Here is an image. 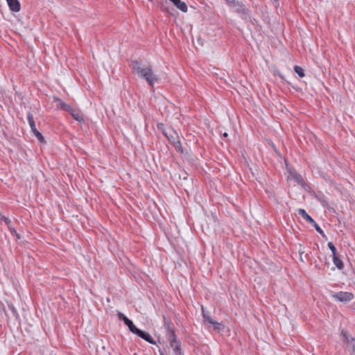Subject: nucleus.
<instances>
[{
  "mask_svg": "<svg viewBox=\"0 0 355 355\" xmlns=\"http://www.w3.org/2000/svg\"><path fill=\"white\" fill-rule=\"evenodd\" d=\"M312 226L315 229V230L322 236L325 239V241H327V237L325 234H324L322 230L320 228V227L315 222Z\"/></svg>",
  "mask_w": 355,
  "mask_h": 355,
  "instance_id": "18",
  "label": "nucleus"
},
{
  "mask_svg": "<svg viewBox=\"0 0 355 355\" xmlns=\"http://www.w3.org/2000/svg\"><path fill=\"white\" fill-rule=\"evenodd\" d=\"M228 136V134L227 132L223 133V137H227Z\"/></svg>",
  "mask_w": 355,
  "mask_h": 355,
  "instance_id": "29",
  "label": "nucleus"
},
{
  "mask_svg": "<svg viewBox=\"0 0 355 355\" xmlns=\"http://www.w3.org/2000/svg\"><path fill=\"white\" fill-rule=\"evenodd\" d=\"M347 348L352 355H355V341L350 343V345H349Z\"/></svg>",
  "mask_w": 355,
  "mask_h": 355,
  "instance_id": "21",
  "label": "nucleus"
},
{
  "mask_svg": "<svg viewBox=\"0 0 355 355\" xmlns=\"http://www.w3.org/2000/svg\"><path fill=\"white\" fill-rule=\"evenodd\" d=\"M204 320L207 322L212 324L215 321L213 318H211L210 316H209L207 314L203 312L202 313Z\"/></svg>",
  "mask_w": 355,
  "mask_h": 355,
  "instance_id": "20",
  "label": "nucleus"
},
{
  "mask_svg": "<svg viewBox=\"0 0 355 355\" xmlns=\"http://www.w3.org/2000/svg\"><path fill=\"white\" fill-rule=\"evenodd\" d=\"M137 335L150 343H155V341L153 339L152 336L146 331H141L139 329L137 333Z\"/></svg>",
  "mask_w": 355,
  "mask_h": 355,
  "instance_id": "11",
  "label": "nucleus"
},
{
  "mask_svg": "<svg viewBox=\"0 0 355 355\" xmlns=\"http://www.w3.org/2000/svg\"><path fill=\"white\" fill-rule=\"evenodd\" d=\"M328 246L329 247V249L331 250V251L333 254V257L337 256L336 248L335 245H328Z\"/></svg>",
  "mask_w": 355,
  "mask_h": 355,
  "instance_id": "25",
  "label": "nucleus"
},
{
  "mask_svg": "<svg viewBox=\"0 0 355 355\" xmlns=\"http://www.w3.org/2000/svg\"><path fill=\"white\" fill-rule=\"evenodd\" d=\"M294 71L300 77L302 78L304 76V69L301 67L297 65L295 66Z\"/></svg>",
  "mask_w": 355,
  "mask_h": 355,
  "instance_id": "16",
  "label": "nucleus"
},
{
  "mask_svg": "<svg viewBox=\"0 0 355 355\" xmlns=\"http://www.w3.org/2000/svg\"><path fill=\"white\" fill-rule=\"evenodd\" d=\"M163 133L167 137L171 144H174L176 142V141L180 139L178 134L173 129L168 128L164 130Z\"/></svg>",
  "mask_w": 355,
  "mask_h": 355,
  "instance_id": "6",
  "label": "nucleus"
},
{
  "mask_svg": "<svg viewBox=\"0 0 355 355\" xmlns=\"http://www.w3.org/2000/svg\"><path fill=\"white\" fill-rule=\"evenodd\" d=\"M55 100L60 102L58 106L62 110L67 111V112H71L73 110V109L69 104H67V103L61 101L59 98H56Z\"/></svg>",
  "mask_w": 355,
  "mask_h": 355,
  "instance_id": "13",
  "label": "nucleus"
},
{
  "mask_svg": "<svg viewBox=\"0 0 355 355\" xmlns=\"http://www.w3.org/2000/svg\"><path fill=\"white\" fill-rule=\"evenodd\" d=\"M231 7L234 12L241 14L243 19H247L250 18V10L243 2L236 1L235 4Z\"/></svg>",
  "mask_w": 355,
  "mask_h": 355,
  "instance_id": "5",
  "label": "nucleus"
},
{
  "mask_svg": "<svg viewBox=\"0 0 355 355\" xmlns=\"http://www.w3.org/2000/svg\"><path fill=\"white\" fill-rule=\"evenodd\" d=\"M0 220H3L5 222V223L8 226L10 225V224L11 223V220L8 217L4 216L1 213H0Z\"/></svg>",
  "mask_w": 355,
  "mask_h": 355,
  "instance_id": "22",
  "label": "nucleus"
},
{
  "mask_svg": "<svg viewBox=\"0 0 355 355\" xmlns=\"http://www.w3.org/2000/svg\"><path fill=\"white\" fill-rule=\"evenodd\" d=\"M173 145L174 146L176 151L179 152L180 153H184L183 148L182 146L180 139L178 141H176V142L173 144Z\"/></svg>",
  "mask_w": 355,
  "mask_h": 355,
  "instance_id": "17",
  "label": "nucleus"
},
{
  "mask_svg": "<svg viewBox=\"0 0 355 355\" xmlns=\"http://www.w3.org/2000/svg\"><path fill=\"white\" fill-rule=\"evenodd\" d=\"M297 214L305 221H306L311 225L315 223V220L306 213V211L304 209H299L297 210Z\"/></svg>",
  "mask_w": 355,
  "mask_h": 355,
  "instance_id": "9",
  "label": "nucleus"
},
{
  "mask_svg": "<svg viewBox=\"0 0 355 355\" xmlns=\"http://www.w3.org/2000/svg\"><path fill=\"white\" fill-rule=\"evenodd\" d=\"M9 8L12 12H19L21 8L20 3L19 0H6Z\"/></svg>",
  "mask_w": 355,
  "mask_h": 355,
  "instance_id": "8",
  "label": "nucleus"
},
{
  "mask_svg": "<svg viewBox=\"0 0 355 355\" xmlns=\"http://www.w3.org/2000/svg\"><path fill=\"white\" fill-rule=\"evenodd\" d=\"M125 325L128 326L129 330L135 334H137V333L138 332V331L139 330L138 328H137L135 324H133L132 321V320H130L129 322H128V324H126Z\"/></svg>",
  "mask_w": 355,
  "mask_h": 355,
  "instance_id": "14",
  "label": "nucleus"
},
{
  "mask_svg": "<svg viewBox=\"0 0 355 355\" xmlns=\"http://www.w3.org/2000/svg\"><path fill=\"white\" fill-rule=\"evenodd\" d=\"M342 336L344 340V341L347 344V347L350 345V343H352V342H354V338L352 337L351 335H349L347 331L343 330L342 331Z\"/></svg>",
  "mask_w": 355,
  "mask_h": 355,
  "instance_id": "12",
  "label": "nucleus"
},
{
  "mask_svg": "<svg viewBox=\"0 0 355 355\" xmlns=\"http://www.w3.org/2000/svg\"><path fill=\"white\" fill-rule=\"evenodd\" d=\"M73 118L78 121H80L81 120H83V119L80 116H78V115L73 114Z\"/></svg>",
  "mask_w": 355,
  "mask_h": 355,
  "instance_id": "27",
  "label": "nucleus"
},
{
  "mask_svg": "<svg viewBox=\"0 0 355 355\" xmlns=\"http://www.w3.org/2000/svg\"><path fill=\"white\" fill-rule=\"evenodd\" d=\"M288 172L289 173V177L293 179L295 182H296L299 184H302L304 182L303 178L300 174H299L294 168H288Z\"/></svg>",
  "mask_w": 355,
  "mask_h": 355,
  "instance_id": "7",
  "label": "nucleus"
},
{
  "mask_svg": "<svg viewBox=\"0 0 355 355\" xmlns=\"http://www.w3.org/2000/svg\"><path fill=\"white\" fill-rule=\"evenodd\" d=\"M166 336L170 342L171 347L173 349L174 354L178 351H180V344L176 340L175 333L172 329L171 324H167V333Z\"/></svg>",
  "mask_w": 355,
  "mask_h": 355,
  "instance_id": "2",
  "label": "nucleus"
},
{
  "mask_svg": "<svg viewBox=\"0 0 355 355\" xmlns=\"http://www.w3.org/2000/svg\"><path fill=\"white\" fill-rule=\"evenodd\" d=\"M130 67L133 73L137 75L138 77L145 79L152 87H153L155 83L159 80V76L153 73L150 67H142L138 60L131 61Z\"/></svg>",
  "mask_w": 355,
  "mask_h": 355,
  "instance_id": "1",
  "label": "nucleus"
},
{
  "mask_svg": "<svg viewBox=\"0 0 355 355\" xmlns=\"http://www.w3.org/2000/svg\"><path fill=\"white\" fill-rule=\"evenodd\" d=\"M160 355H164V354L162 353H161Z\"/></svg>",
  "mask_w": 355,
  "mask_h": 355,
  "instance_id": "31",
  "label": "nucleus"
},
{
  "mask_svg": "<svg viewBox=\"0 0 355 355\" xmlns=\"http://www.w3.org/2000/svg\"><path fill=\"white\" fill-rule=\"evenodd\" d=\"M334 263L336 266V267L339 269H342L343 268V261L338 257V256H335L333 257Z\"/></svg>",
  "mask_w": 355,
  "mask_h": 355,
  "instance_id": "15",
  "label": "nucleus"
},
{
  "mask_svg": "<svg viewBox=\"0 0 355 355\" xmlns=\"http://www.w3.org/2000/svg\"><path fill=\"white\" fill-rule=\"evenodd\" d=\"M330 296L336 301L340 302H347L354 298V295L350 292L340 291L338 293L331 292Z\"/></svg>",
  "mask_w": 355,
  "mask_h": 355,
  "instance_id": "3",
  "label": "nucleus"
},
{
  "mask_svg": "<svg viewBox=\"0 0 355 355\" xmlns=\"http://www.w3.org/2000/svg\"><path fill=\"white\" fill-rule=\"evenodd\" d=\"M298 252H299V254H300V259L302 261H303V254H304V257L306 258L307 257V253H306V251L304 250V249H302V248H300L298 250Z\"/></svg>",
  "mask_w": 355,
  "mask_h": 355,
  "instance_id": "24",
  "label": "nucleus"
},
{
  "mask_svg": "<svg viewBox=\"0 0 355 355\" xmlns=\"http://www.w3.org/2000/svg\"><path fill=\"white\" fill-rule=\"evenodd\" d=\"M117 316L119 319L123 320L125 324H128V322H129V321L130 320L124 314L119 311H117Z\"/></svg>",
  "mask_w": 355,
  "mask_h": 355,
  "instance_id": "19",
  "label": "nucleus"
},
{
  "mask_svg": "<svg viewBox=\"0 0 355 355\" xmlns=\"http://www.w3.org/2000/svg\"><path fill=\"white\" fill-rule=\"evenodd\" d=\"M227 3L231 7L233 6L236 3V0H225Z\"/></svg>",
  "mask_w": 355,
  "mask_h": 355,
  "instance_id": "26",
  "label": "nucleus"
},
{
  "mask_svg": "<svg viewBox=\"0 0 355 355\" xmlns=\"http://www.w3.org/2000/svg\"><path fill=\"white\" fill-rule=\"evenodd\" d=\"M27 119H28V124L31 127V131L33 132L34 135L37 137V139L39 140V141L40 143H45L46 142L45 139H44V137L42 136V133L40 132H39L36 128L33 116L31 112H28L27 114Z\"/></svg>",
  "mask_w": 355,
  "mask_h": 355,
  "instance_id": "4",
  "label": "nucleus"
},
{
  "mask_svg": "<svg viewBox=\"0 0 355 355\" xmlns=\"http://www.w3.org/2000/svg\"><path fill=\"white\" fill-rule=\"evenodd\" d=\"M327 244H328V245L332 244V242L329 241V242H328V243H327Z\"/></svg>",
  "mask_w": 355,
  "mask_h": 355,
  "instance_id": "30",
  "label": "nucleus"
},
{
  "mask_svg": "<svg viewBox=\"0 0 355 355\" xmlns=\"http://www.w3.org/2000/svg\"><path fill=\"white\" fill-rule=\"evenodd\" d=\"M173 3V4L178 9H180L182 12H187V6L185 2L182 1L181 0H169Z\"/></svg>",
  "mask_w": 355,
  "mask_h": 355,
  "instance_id": "10",
  "label": "nucleus"
},
{
  "mask_svg": "<svg viewBox=\"0 0 355 355\" xmlns=\"http://www.w3.org/2000/svg\"><path fill=\"white\" fill-rule=\"evenodd\" d=\"M212 325L214 326V329L216 330H220L222 328H223V325L221 323L217 322L216 321H214Z\"/></svg>",
  "mask_w": 355,
  "mask_h": 355,
  "instance_id": "23",
  "label": "nucleus"
},
{
  "mask_svg": "<svg viewBox=\"0 0 355 355\" xmlns=\"http://www.w3.org/2000/svg\"><path fill=\"white\" fill-rule=\"evenodd\" d=\"M175 355H183V354H182V351H181V350H180V351L177 352H175Z\"/></svg>",
  "mask_w": 355,
  "mask_h": 355,
  "instance_id": "28",
  "label": "nucleus"
}]
</instances>
